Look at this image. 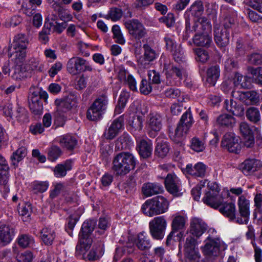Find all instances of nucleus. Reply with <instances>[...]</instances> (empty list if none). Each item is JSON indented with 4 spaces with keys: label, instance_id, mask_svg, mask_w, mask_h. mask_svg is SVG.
Segmentation results:
<instances>
[{
    "label": "nucleus",
    "instance_id": "nucleus-1",
    "mask_svg": "<svg viewBox=\"0 0 262 262\" xmlns=\"http://www.w3.org/2000/svg\"><path fill=\"white\" fill-rule=\"evenodd\" d=\"M211 30V25L209 20L204 17L194 21L192 26L189 22L186 23L187 32L193 31L196 32L193 37V42L196 46L208 48L210 46L212 43V38L209 33Z\"/></svg>",
    "mask_w": 262,
    "mask_h": 262
},
{
    "label": "nucleus",
    "instance_id": "nucleus-2",
    "mask_svg": "<svg viewBox=\"0 0 262 262\" xmlns=\"http://www.w3.org/2000/svg\"><path fill=\"white\" fill-rule=\"evenodd\" d=\"M137 160L129 152H121L114 157L112 169L116 175L124 176L134 169Z\"/></svg>",
    "mask_w": 262,
    "mask_h": 262
},
{
    "label": "nucleus",
    "instance_id": "nucleus-3",
    "mask_svg": "<svg viewBox=\"0 0 262 262\" xmlns=\"http://www.w3.org/2000/svg\"><path fill=\"white\" fill-rule=\"evenodd\" d=\"M28 43V37L23 34H17L14 37L9 47V55L16 64H20L24 61Z\"/></svg>",
    "mask_w": 262,
    "mask_h": 262
},
{
    "label": "nucleus",
    "instance_id": "nucleus-4",
    "mask_svg": "<svg viewBox=\"0 0 262 262\" xmlns=\"http://www.w3.org/2000/svg\"><path fill=\"white\" fill-rule=\"evenodd\" d=\"M95 225L96 222L94 220H87L82 225L79 234V244L76 247V249L80 250L82 253H85L91 247L92 239L89 237V234L94 230Z\"/></svg>",
    "mask_w": 262,
    "mask_h": 262
},
{
    "label": "nucleus",
    "instance_id": "nucleus-5",
    "mask_svg": "<svg viewBox=\"0 0 262 262\" xmlns=\"http://www.w3.org/2000/svg\"><path fill=\"white\" fill-rule=\"evenodd\" d=\"M208 191L203 199L204 203L207 205L216 209L222 205L224 199L222 194L220 193V188L215 182H208Z\"/></svg>",
    "mask_w": 262,
    "mask_h": 262
},
{
    "label": "nucleus",
    "instance_id": "nucleus-6",
    "mask_svg": "<svg viewBox=\"0 0 262 262\" xmlns=\"http://www.w3.org/2000/svg\"><path fill=\"white\" fill-rule=\"evenodd\" d=\"M163 72L166 76V83L167 85L176 84L178 80L182 79L185 74L184 65H177L171 63L164 64Z\"/></svg>",
    "mask_w": 262,
    "mask_h": 262
},
{
    "label": "nucleus",
    "instance_id": "nucleus-7",
    "mask_svg": "<svg viewBox=\"0 0 262 262\" xmlns=\"http://www.w3.org/2000/svg\"><path fill=\"white\" fill-rule=\"evenodd\" d=\"M205 245L201 247L203 253L207 256H217L221 251L227 248V245L219 237L209 235L204 241Z\"/></svg>",
    "mask_w": 262,
    "mask_h": 262
},
{
    "label": "nucleus",
    "instance_id": "nucleus-8",
    "mask_svg": "<svg viewBox=\"0 0 262 262\" xmlns=\"http://www.w3.org/2000/svg\"><path fill=\"white\" fill-rule=\"evenodd\" d=\"M67 71L72 75H76L82 72H92L93 66L85 59L78 56L70 58L67 63Z\"/></svg>",
    "mask_w": 262,
    "mask_h": 262
},
{
    "label": "nucleus",
    "instance_id": "nucleus-9",
    "mask_svg": "<svg viewBox=\"0 0 262 262\" xmlns=\"http://www.w3.org/2000/svg\"><path fill=\"white\" fill-rule=\"evenodd\" d=\"M234 19L227 17L225 19L224 26L214 29V40L220 47H226L229 41V30L230 26L234 24Z\"/></svg>",
    "mask_w": 262,
    "mask_h": 262
},
{
    "label": "nucleus",
    "instance_id": "nucleus-10",
    "mask_svg": "<svg viewBox=\"0 0 262 262\" xmlns=\"http://www.w3.org/2000/svg\"><path fill=\"white\" fill-rule=\"evenodd\" d=\"M108 99L105 95H101L96 99L87 111V118L92 121L100 119L106 110Z\"/></svg>",
    "mask_w": 262,
    "mask_h": 262
},
{
    "label": "nucleus",
    "instance_id": "nucleus-11",
    "mask_svg": "<svg viewBox=\"0 0 262 262\" xmlns=\"http://www.w3.org/2000/svg\"><path fill=\"white\" fill-rule=\"evenodd\" d=\"M162 116L158 113H151L148 115L145 128L150 137L154 138L158 135L162 127Z\"/></svg>",
    "mask_w": 262,
    "mask_h": 262
},
{
    "label": "nucleus",
    "instance_id": "nucleus-12",
    "mask_svg": "<svg viewBox=\"0 0 262 262\" xmlns=\"http://www.w3.org/2000/svg\"><path fill=\"white\" fill-rule=\"evenodd\" d=\"M78 96L74 94H70L67 97L63 99H57L55 104L58 114L62 116V114L75 108L78 105Z\"/></svg>",
    "mask_w": 262,
    "mask_h": 262
},
{
    "label": "nucleus",
    "instance_id": "nucleus-13",
    "mask_svg": "<svg viewBox=\"0 0 262 262\" xmlns=\"http://www.w3.org/2000/svg\"><path fill=\"white\" fill-rule=\"evenodd\" d=\"M167 223L163 216L154 218L149 223L150 233L153 238L157 240L162 239L165 234Z\"/></svg>",
    "mask_w": 262,
    "mask_h": 262
},
{
    "label": "nucleus",
    "instance_id": "nucleus-14",
    "mask_svg": "<svg viewBox=\"0 0 262 262\" xmlns=\"http://www.w3.org/2000/svg\"><path fill=\"white\" fill-rule=\"evenodd\" d=\"M129 34L137 40H140L146 35V30L143 25L137 19L128 20L124 23Z\"/></svg>",
    "mask_w": 262,
    "mask_h": 262
},
{
    "label": "nucleus",
    "instance_id": "nucleus-15",
    "mask_svg": "<svg viewBox=\"0 0 262 262\" xmlns=\"http://www.w3.org/2000/svg\"><path fill=\"white\" fill-rule=\"evenodd\" d=\"M197 241L192 236H188L184 245L185 254L186 257L190 260L198 261L200 258L197 246Z\"/></svg>",
    "mask_w": 262,
    "mask_h": 262
},
{
    "label": "nucleus",
    "instance_id": "nucleus-16",
    "mask_svg": "<svg viewBox=\"0 0 262 262\" xmlns=\"http://www.w3.org/2000/svg\"><path fill=\"white\" fill-rule=\"evenodd\" d=\"M164 182L165 187L169 193L177 196L182 194L181 181L176 174H167Z\"/></svg>",
    "mask_w": 262,
    "mask_h": 262
},
{
    "label": "nucleus",
    "instance_id": "nucleus-17",
    "mask_svg": "<svg viewBox=\"0 0 262 262\" xmlns=\"http://www.w3.org/2000/svg\"><path fill=\"white\" fill-rule=\"evenodd\" d=\"M239 139L234 134H226L222 139V145L231 152L238 153L241 149Z\"/></svg>",
    "mask_w": 262,
    "mask_h": 262
},
{
    "label": "nucleus",
    "instance_id": "nucleus-18",
    "mask_svg": "<svg viewBox=\"0 0 262 262\" xmlns=\"http://www.w3.org/2000/svg\"><path fill=\"white\" fill-rule=\"evenodd\" d=\"M118 78L128 85L129 88L136 91L137 90V81L134 76L123 67H120L117 71Z\"/></svg>",
    "mask_w": 262,
    "mask_h": 262
},
{
    "label": "nucleus",
    "instance_id": "nucleus-19",
    "mask_svg": "<svg viewBox=\"0 0 262 262\" xmlns=\"http://www.w3.org/2000/svg\"><path fill=\"white\" fill-rule=\"evenodd\" d=\"M14 236V229L4 222H0V242L2 245L5 246L9 244Z\"/></svg>",
    "mask_w": 262,
    "mask_h": 262
},
{
    "label": "nucleus",
    "instance_id": "nucleus-20",
    "mask_svg": "<svg viewBox=\"0 0 262 262\" xmlns=\"http://www.w3.org/2000/svg\"><path fill=\"white\" fill-rule=\"evenodd\" d=\"M249 201L247 200L243 195L239 197L238 200V206L241 215L243 219L237 220V222L240 224H247L248 222L249 216L250 214L249 210Z\"/></svg>",
    "mask_w": 262,
    "mask_h": 262
},
{
    "label": "nucleus",
    "instance_id": "nucleus-21",
    "mask_svg": "<svg viewBox=\"0 0 262 262\" xmlns=\"http://www.w3.org/2000/svg\"><path fill=\"white\" fill-rule=\"evenodd\" d=\"M207 227V225L202 219L194 217L191 220L190 233L199 238L205 232Z\"/></svg>",
    "mask_w": 262,
    "mask_h": 262
},
{
    "label": "nucleus",
    "instance_id": "nucleus-22",
    "mask_svg": "<svg viewBox=\"0 0 262 262\" xmlns=\"http://www.w3.org/2000/svg\"><path fill=\"white\" fill-rule=\"evenodd\" d=\"M9 166L5 158L0 154V190L3 189L8 191L9 189L6 186L7 182V173L9 170Z\"/></svg>",
    "mask_w": 262,
    "mask_h": 262
},
{
    "label": "nucleus",
    "instance_id": "nucleus-23",
    "mask_svg": "<svg viewBox=\"0 0 262 262\" xmlns=\"http://www.w3.org/2000/svg\"><path fill=\"white\" fill-rule=\"evenodd\" d=\"M143 118L142 117L138 115L132 114L128 121V124L131 132L136 136L139 135V133L142 130L143 126Z\"/></svg>",
    "mask_w": 262,
    "mask_h": 262
},
{
    "label": "nucleus",
    "instance_id": "nucleus-24",
    "mask_svg": "<svg viewBox=\"0 0 262 262\" xmlns=\"http://www.w3.org/2000/svg\"><path fill=\"white\" fill-rule=\"evenodd\" d=\"M29 107L34 114H40L42 111V104L40 96L36 92H33L29 96Z\"/></svg>",
    "mask_w": 262,
    "mask_h": 262
},
{
    "label": "nucleus",
    "instance_id": "nucleus-25",
    "mask_svg": "<svg viewBox=\"0 0 262 262\" xmlns=\"http://www.w3.org/2000/svg\"><path fill=\"white\" fill-rule=\"evenodd\" d=\"M185 171L186 173L195 177L202 178L205 175L206 166L202 162H198L193 166L192 164H188Z\"/></svg>",
    "mask_w": 262,
    "mask_h": 262
},
{
    "label": "nucleus",
    "instance_id": "nucleus-26",
    "mask_svg": "<svg viewBox=\"0 0 262 262\" xmlns=\"http://www.w3.org/2000/svg\"><path fill=\"white\" fill-rule=\"evenodd\" d=\"M157 145L155 148L156 155L163 158L165 157L169 152V145L166 140H163L162 136H159L156 139Z\"/></svg>",
    "mask_w": 262,
    "mask_h": 262
},
{
    "label": "nucleus",
    "instance_id": "nucleus-27",
    "mask_svg": "<svg viewBox=\"0 0 262 262\" xmlns=\"http://www.w3.org/2000/svg\"><path fill=\"white\" fill-rule=\"evenodd\" d=\"M190 128L187 125L179 123L174 130L169 129V136L174 142H179V140L185 136L189 132Z\"/></svg>",
    "mask_w": 262,
    "mask_h": 262
},
{
    "label": "nucleus",
    "instance_id": "nucleus-28",
    "mask_svg": "<svg viewBox=\"0 0 262 262\" xmlns=\"http://www.w3.org/2000/svg\"><path fill=\"white\" fill-rule=\"evenodd\" d=\"M123 125V119L122 117H120L118 119L115 120L108 128L107 132L105 134L106 138L112 139L115 138L122 128Z\"/></svg>",
    "mask_w": 262,
    "mask_h": 262
},
{
    "label": "nucleus",
    "instance_id": "nucleus-29",
    "mask_svg": "<svg viewBox=\"0 0 262 262\" xmlns=\"http://www.w3.org/2000/svg\"><path fill=\"white\" fill-rule=\"evenodd\" d=\"M261 166L260 161L256 159L246 160L242 164L241 168L245 174L248 175L253 172Z\"/></svg>",
    "mask_w": 262,
    "mask_h": 262
},
{
    "label": "nucleus",
    "instance_id": "nucleus-30",
    "mask_svg": "<svg viewBox=\"0 0 262 262\" xmlns=\"http://www.w3.org/2000/svg\"><path fill=\"white\" fill-rule=\"evenodd\" d=\"M135 244L138 248L141 250H145L151 247V243L145 232L139 233L135 240Z\"/></svg>",
    "mask_w": 262,
    "mask_h": 262
},
{
    "label": "nucleus",
    "instance_id": "nucleus-31",
    "mask_svg": "<svg viewBox=\"0 0 262 262\" xmlns=\"http://www.w3.org/2000/svg\"><path fill=\"white\" fill-rule=\"evenodd\" d=\"M151 199L154 203L158 214L165 213L168 210V202L163 196L159 195Z\"/></svg>",
    "mask_w": 262,
    "mask_h": 262
},
{
    "label": "nucleus",
    "instance_id": "nucleus-32",
    "mask_svg": "<svg viewBox=\"0 0 262 262\" xmlns=\"http://www.w3.org/2000/svg\"><path fill=\"white\" fill-rule=\"evenodd\" d=\"M138 151L140 155L143 158L150 156L152 151V143L150 141L141 140L138 144Z\"/></svg>",
    "mask_w": 262,
    "mask_h": 262
},
{
    "label": "nucleus",
    "instance_id": "nucleus-33",
    "mask_svg": "<svg viewBox=\"0 0 262 262\" xmlns=\"http://www.w3.org/2000/svg\"><path fill=\"white\" fill-rule=\"evenodd\" d=\"M142 191L145 195L150 196L161 193L163 187L159 184L148 183L144 185Z\"/></svg>",
    "mask_w": 262,
    "mask_h": 262
},
{
    "label": "nucleus",
    "instance_id": "nucleus-34",
    "mask_svg": "<svg viewBox=\"0 0 262 262\" xmlns=\"http://www.w3.org/2000/svg\"><path fill=\"white\" fill-rule=\"evenodd\" d=\"M76 251L82 255L84 259L90 261H94L99 259L104 253L103 248L100 246L96 248H93L86 255H85V254L88 250L84 253H82L80 250H77V249Z\"/></svg>",
    "mask_w": 262,
    "mask_h": 262
},
{
    "label": "nucleus",
    "instance_id": "nucleus-35",
    "mask_svg": "<svg viewBox=\"0 0 262 262\" xmlns=\"http://www.w3.org/2000/svg\"><path fill=\"white\" fill-rule=\"evenodd\" d=\"M40 237L45 245H51L55 238L56 234L52 228H44L40 231Z\"/></svg>",
    "mask_w": 262,
    "mask_h": 262
},
{
    "label": "nucleus",
    "instance_id": "nucleus-36",
    "mask_svg": "<svg viewBox=\"0 0 262 262\" xmlns=\"http://www.w3.org/2000/svg\"><path fill=\"white\" fill-rule=\"evenodd\" d=\"M216 123L220 126L232 127L235 123V120L232 116L224 114L216 118Z\"/></svg>",
    "mask_w": 262,
    "mask_h": 262
},
{
    "label": "nucleus",
    "instance_id": "nucleus-37",
    "mask_svg": "<svg viewBox=\"0 0 262 262\" xmlns=\"http://www.w3.org/2000/svg\"><path fill=\"white\" fill-rule=\"evenodd\" d=\"M58 142L64 148L68 150H72L77 145V141L73 136L67 135L59 138Z\"/></svg>",
    "mask_w": 262,
    "mask_h": 262
},
{
    "label": "nucleus",
    "instance_id": "nucleus-38",
    "mask_svg": "<svg viewBox=\"0 0 262 262\" xmlns=\"http://www.w3.org/2000/svg\"><path fill=\"white\" fill-rule=\"evenodd\" d=\"M72 168V162L67 160L64 163L58 164L54 169V175L57 178L64 177L67 174V171L70 170Z\"/></svg>",
    "mask_w": 262,
    "mask_h": 262
},
{
    "label": "nucleus",
    "instance_id": "nucleus-39",
    "mask_svg": "<svg viewBox=\"0 0 262 262\" xmlns=\"http://www.w3.org/2000/svg\"><path fill=\"white\" fill-rule=\"evenodd\" d=\"M220 69L217 66L210 67L207 72V82L211 85H214L220 77Z\"/></svg>",
    "mask_w": 262,
    "mask_h": 262
},
{
    "label": "nucleus",
    "instance_id": "nucleus-40",
    "mask_svg": "<svg viewBox=\"0 0 262 262\" xmlns=\"http://www.w3.org/2000/svg\"><path fill=\"white\" fill-rule=\"evenodd\" d=\"M165 95L167 97L173 99H177L179 102H182L187 99V97L185 96L184 93L177 89L169 88L165 91Z\"/></svg>",
    "mask_w": 262,
    "mask_h": 262
},
{
    "label": "nucleus",
    "instance_id": "nucleus-41",
    "mask_svg": "<svg viewBox=\"0 0 262 262\" xmlns=\"http://www.w3.org/2000/svg\"><path fill=\"white\" fill-rule=\"evenodd\" d=\"M129 97V93L126 91H122L118 100V104L116 106L115 113L116 114H120L124 108L125 107L126 103L128 101V99Z\"/></svg>",
    "mask_w": 262,
    "mask_h": 262
},
{
    "label": "nucleus",
    "instance_id": "nucleus-42",
    "mask_svg": "<svg viewBox=\"0 0 262 262\" xmlns=\"http://www.w3.org/2000/svg\"><path fill=\"white\" fill-rule=\"evenodd\" d=\"M142 210L144 214L149 217L158 215L154 203L151 199L146 200L142 205Z\"/></svg>",
    "mask_w": 262,
    "mask_h": 262
},
{
    "label": "nucleus",
    "instance_id": "nucleus-43",
    "mask_svg": "<svg viewBox=\"0 0 262 262\" xmlns=\"http://www.w3.org/2000/svg\"><path fill=\"white\" fill-rule=\"evenodd\" d=\"M220 211L224 215L228 217L231 220L235 217V206L234 204L232 203H226L220 208Z\"/></svg>",
    "mask_w": 262,
    "mask_h": 262
},
{
    "label": "nucleus",
    "instance_id": "nucleus-44",
    "mask_svg": "<svg viewBox=\"0 0 262 262\" xmlns=\"http://www.w3.org/2000/svg\"><path fill=\"white\" fill-rule=\"evenodd\" d=\"M27 155V149L21 147L14 152L11 157L12 164L14 166H17L18 163L21 161Z\"/></svg>",
    "mask_w": 262,
    "mask_h": 262
},
{
    "label": "nucleus",
    "instance_id": "nucleus-45",
    "mask_svg": "<svg viewBox=\"0 0 262 262\" xmlns=\"http://www.w3.org/2000/svg\"><path fill=\"white\" fill-rule=\"evenodd\" d=\"M144 57L146 61H152L158 56V53L152 49L148 44L143 45Z\"/></svg>",
    "mask_w": 262,
    "mask_h": 262
},
{
    "label": "nucleus",
    "instance_id": "nucleus-46",
    "mask_svg": "<svg viewBox=\"0 0 262 262\" xmlns=\"http://www.w3.org/2000/svg\"><path fill=\"white\" fill-rule=\"evenodd\" d=\"M171 53L174 61L179 64L184 65L185 62V56L181 46H178Z\"/></svg>",
    "mask_w": 262,
    "mask_h": 262
},
{
    "label": "nucleus",
    "instance_id": "nucleus-47",
    "mask_svg": "<svg viewBox=\"0 0 262 262\" xmlns=\"http://www.w3.org/2000/svg\"><path fill=\"white\" fill-rule=\"evenodd\" d=\"M235 88H246L248 85L246 82L247 77L243 76L239 73H236L234 76L231 78Z\"/></svg>",
    "mask_w": 262,
    "mask_h": 262
},
{
    "label": "nucleus",
    "instance_id": "nucleus-48",
    "mask_svg": "<svg viewBox=\"0 0 262 262\" xmlns=\"http://www.w3.org/2000/svg\"><path fill=\"white\" fill-rule=\"evenodd\" d=\"M112 31L113 34V38L115 40L116 42L120 45H124L125 43V39L118 25H114L112 27Z\"/></svg>",
    "mask_w": 262,
    "mask_h": 262
},
{
    "label": "nucleus",
    "instance_id": "nucleus-49",
    "mask_svg": "<svg viewBox=\"0 0 262 262\" xmlns=\"http://www.w3.org/2000/svg\"><path fill=\"white\" fill-rule=\"evenodd\" d=\"M18 213L23 217L24 222H28L30 220L31 212V207L30 204L26 203L19 206L18 207Z\"/></svg>",
    "mask_w": 262,
    "mask_h": 262
},
{
    "label": "nucleus",
    "instance_id": "nucleus-50",
    "mask_svg": "<svg viewBox=\"0 0 262 262\" xmlns=\"http://www.w3.org/2000/svg\"><path fill=\"white\" fill-rule=\"evenodd\" d=\"M193 15L197 17L201 15L204 11V7L201 1L197 0L195 1L189 9Z\"/></svg>",
    "mask_w": 262,
    "mask_h": 262
},
{
    "label": "nucleus",
    "instance_id": "nucleus-51",
    "mask_svg": "<svg viewBox=\"0 0 262 262\" xmlns=\"http://www.w3.org/2000/svg\"><path fill=\"white\" fill-rule=\"evenodd\" d=\"M19 245L23 248L30 247L33 245L34 240L33 238L27 234H22L18 238Z\"/></svg>",
    "mask_w": 262,
    "mask_h": 262
},
{
    "label": "nucleus",
    "instance_id": "nucleus-52",
    "mask_svg": "<svg viewBox=\"0 0 262 262\" xmlns=\"http://www.w3.org/2000/svg\"><path fill=\"white\" fill-rule=\"evenodd\" d=\"M190 147L196 152L202 151L205 148V142L197 137H193L191 140Z\"/></svg>",
    "mask_w": 262,
    "mask_h": 262
},
{
    "label": "nucleus",
    "instance_id": "nucleus-53",
    "mask_svg": "<svg viewBox=\"0 0 262 262\" xmlns=\"http://www.w3.org/2000/svg\"><path fill=\"white\" fill-rule=\"evenodd\" d=\"M60 148L57 146H52L48 149V159L51 162L55 161L61 155Z\"/></svg>",
    "mask_w": 262,
    "mask_h": 262
},
{
    "label": "nucleus",
    "instance_id": "nucleus-54",
    "mask_svg": "<svg viewBox=\"0 0 262 262\" xmlns=\"http://www.w3.org/2000/svg\"><path fill=\"white\" fill-rule=\"evenodd\" d=\"M43 66L42 63L36 58L30 59L27 64L26 69L28 70L41 71Z\"/></svg>",
    "mask_w": 262,
    "mask_h": 262
},
{
    "label": "nucleus",
    "instance_id": "nucleus-55",
    "mask_svg": "<svg viewBox=\"0 0 262 262\" xmlns=\"http://www.w3.org/2000/svg\"><path fill=\"white\" fill-rule=\"evenodd\" d=\"M120 143L122 149L130 148L133 144V142L130 136L127 134H123L117 140V144Z\"/></svg>",
    "mask_w": 262,
    "mask_h": 262
},
{
    "label": "nucleus",
    "instance_id": "nucleus-56",
    "mask_svg": "<svg viewBox=\"0 0 262 262\" xmlns=\"http://www.w3.org/2000/svg\"><path fill=\"white\" fill-rule=\"evenodd\" d=\"M248 119L253 122H257L260 120V113L258 110L254 107L248 108L246 112Z\"/></svg>",
    "mask_w": 262,
    "mask_h": 262
},
{
    "label": "nucleus",
    "instance_id": "nucleus-57",
    "mask_svg": "<svg viewBox=\"0 0 262 262\" xmlns=\"http://www.w3.org/2000/svg\"><path fill=\"white\" fill-rule=\"evenodd\" d=\"M186 223L185 218L181 215H177L174 217L172 222L173 230L178 231L184 228Z\"/></svg>",
    "mask_w": 262,
    "mask_h": 262
},
{
    "label": "nucleus",
    "instance_id": "nucleus-58",
    "mask_svg": "<svg viewBox=\"0 0 262 262\" xmlns=\"http://www.w3.org/2000/svg\"><path fill=\"white\" fill-rule=\"evenodd\" d=\"M34 258L32 253L29 251L18 254L14 262H31Z\"/></svg>",
    "mask_w": 262,
    "mask_h": 262
},
{
    "label": "nucleus",
    "instance_id": "nucleus-59",
    "mask_svg": "<svg viewBox=\"0 0 262 262\" xmlns=\"http://www.w3.org/2000/svg\"><path fill=\"white\" fill-rule=\"evenodd\" d=\"M29 75L28 72H26L20 67H17L15 69L12 76L13 79L16 80H21L29 76Z\"/></svg>",
    "mask_w": 262,
    "mask_h": 262
},
{
    "label": "nucleus",
    "instance_id": "nucleus-60",
    "mask_svg": "<svg viewBox=\"0 0 262 262\" xmlns=\"http://www.w3.org/2000/svg\"><path fill=\"white\" fill-rule=\"evenodd\" d=\"M194 52L196 56V59L198 61H200L202 63H205L209 59L208 53L205 50L200 48H197L194 49Z\"/></svg>",
    "mask_w": 262,
    "mask_h": 262
},
{
    "label": "nucleus",
    "instance_id": "nucleus-61",
    "mask_svg": "<svg viewBox=\"0 0 262 262\" xmlns=\"http://www.w3.org/2000/svg\"><path fill=\"white\" fill-rule=\"evenodd\" d=\"M122 15V11L120 8H112L110 9L107 15L108 18L116 21L120 19Z\"/></svg>",
    "mask_w": 262,
    "mask_h": 262
},
{
    "label": "nucleus",
    "instance_id": "nucleus-62",
    "mask_svg": "<svg viewBox=\"0 0 262 262\" xmlns=\"http://www.w3.org/2000/svg\"><path fill=\"white\" fill-rule=\"evenodd\" d=\"M235 88L232 80L230 78L226 79L222 83L221 89L223 92L226 94H228L231 92L234 91L233 89Z\"/></svg>",
    "mask_w": 262,
    "mask_h": 262
},
{
    "label": "nucleus",
    "instance_id": "nucleus-63",
    "mask_svg": "<svg viewBox=\"0 0 262 262\" xmlns=\"http://www.w3.org/2000/svg\"><path fill=\"white\" fill-rule=\"evenodd\" d=\"M251 74L252 79L255 83L262 84V68L252 69Z\"/></svg>",
    "mask_w": 262,
    "mask_h": 262
},
{
    "label": "nucleus",
    "instance_id": "nucleus-64",
    "mask_svg": "<svg viewBox=\"0 0 262 262\" xmlns=\"http://www.w3.org/2000/svg\"><path fill=\"white\" fill-rule=\"evenodd\" d=\"M193 122V119L192 116L189 108L182 116L180 123L184 125H187V127L190 128Z\"/></svg>",
    "mask_w": 262,
    "mask_h": 262
}]
</instances>
